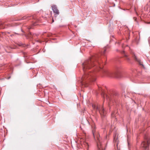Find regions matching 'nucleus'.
Here are the masks:
<instances>
[{
    "mask_svg": "<svg viewBox=\"0 0 150 150\" xmlns=\"http://www.w3.org/2000/svg\"><path fill=\"white\" fill-rule=\"evenodd\" d=\"M85 143V144H86V146H88V144L87 143Z\"/></svg>",
    "mask_w": 150,
    "mask_h": 150,
    "instance_id": "12",
    "label": "nucleus"
},
{
    "mask_svg": "<svg viewBox=\"0 0 150 150\" xmlns=\"http://www.w3.org/2000/svg\"><path fill=\"white\" fill-rule=\"evenodd\" d=\"M98 142L97 143V150H105V149H104L105 147V145H103L102 144L98 139Z\"/></svg>",
    "mask_w": 150,
    "mask_h": 150,
    "instance_id": "3",
    "label": "nucleus"
},
{
    "mask_svg": "<svg viewBox=\"0 0 150 150\" xmlns=\"http://www.w3.org/2000/svg\"><path fill=\"white\" fill-rule=\"evenodd\" d=\"M113 113L112 114V116H113Z\"/></svg>",
    "mask_w": 150,
    "mask_h": 150,
    "instance_id": "14",
    "label": "nucleus"
},
{
    "mask_svg": "<svg viewBox=\"0 0 150 150\" xmlns=\"http://www.w3.org/2000/svg\"><path fill=\"white\" fill-rule=\"evenodd\" d=\"M107 99H109V100H111L113 98V96L112 95H110V97L109 96H107Z\"/></svg>",
    "mask_w": 150,
    "mask_h": 150,
    "instance_id": "7",
    "label": "nucleus"
},
{
    "mask_svg": "<svg viewBox=\"0 0 150 150\" xmlns=\"http://www.w3.org/2000/svg\"><path fill=\"white\" fill-rule=\"evenodd\" d=\"M128 59V60H129V58H128V59Z\"/></svg>",
    "mask_w": 150,
    "mask_h": 150,
    "instance_id": "13",
    "label": "nucleus"
},
{
    "mask_svg": "<svg viewBox=\"0 0 150 150\" xmlns=\"http://www.w3.org/2000/svg\"><path fill=\"white\" fill-rule=\"evenodd\" d=\"M37 41H38V42H40L39 41H38V40H37Z\"/></svg>",
    "mask_w": 150,
    "mask_h": 150,
    "instance_id": "19",
    "label": "nucleus"
},
{
    "mask_svg": "<svg viewBox=\"0 0 150 150\" xmlns=\"http://www.w3.org/2000/svg\"><path fill=\"white\" fill-rule=\"evenodd\" d=\"M52 22H54V20L53 19L52 20Z\"/></svg>",
    "mask_w": 150,
    "mask_h": 150,
    "instance_id": "18",
    "label": "nucleus"
},
{
    "mask_svg": "<svg viewBox=\"0 0 150 150\" xmlns=\"http://www.w3.org/2000/svg\"><path fill=\"white\" fill-rule=\"evenodd\" d=\"M141 67H142L144 69L145 68V67H144V65L142 64H141Z\"/></svg>",
    "mask_w": 150,
    "mask_h": 150,
    "instance_id": "11",
    "label": "nucleus"
},
{
    "mask_svg": "<svg viewBox=\"0 0 150 150\" xmlns=\"http://www.w3.org/2000/svg\"><path fill=\"white\" fill-rule=\"evenodd\" d=\"M116 72L117 73H119L120 72V70L119 69H117L116 70Z\"/></svg>",
    "mask_w": 150,
    "mask_h": 150,
    "instance_id": "10",
    "label": "nucleus"
},
{
    "mask_svg": "<svg viewBox=\"0 0 150 150\" xmlns=\"http://www.w3.org/2000/svg\"><path fill=\"white\" fill-rule=\"evenodd\" d=\"M109 51L107 47L104 48L103 51L101 53L95 55L90 59L86 60L82 64L83 70L84 74L81 78L82 85H87L89 81H94L96 80V74L100 69L102 70L103 76H111L112 73L106 69H102L101 63V56H105L106 52Z\"/></svg>",
    "mask_w": 150,
    "mask_h": 150,
    "instance_id": "1",
    "label": "nucleus"
},
{
    "mask_svg": "<svg viewBox=\"0 0 150 150\" xmlns=\"http://www.w3.org/2000/svg\"><path fill=\"white\" fill-rule=\"evenodd\" d=\"M4 23L0 22V29L4 28V27L2 26L4 25Z\"/></svg>",
    "mask_w": 150,
    "mask_h": 150,
    "instance_id": "8",
    "label": "nucleus"
},
{
    "mask_svg": "<svg viewBox=\"0 0 150 150\" xmlns=\"http://www.w3.org/2000/svg\"><path fill=\"white\" fill-rule=\"evenodd\" d=\"M129 140H128V144H129Z\"/></svg>",
    "mask_w": 150,
    "mask_h": 150,
    "instance_id": "16",
    "label": "nucleus"
},
{
    "mask_svg": "<svg viewBox=\"0 0 150 150\" xmlns=\"http://www.w3.org/2000/svg\"><path fill=\"white\" fill-rule=\"evenodd\" d=\"M35 25V23L33 24V25Z\"/></svg>",
    "mask_w": 150,
    "mask_h": 150,
    "instance_id": "15",
    "label": "nucleus"
},
{
    "mask_svg": "<svg viewBox=\"0 0 150 150\" xmlns=\"http://www.w3.org/2000/svg\"><path fill=\"white\" fill-rule=\"evenodd\" d=\"M117 94H116V93H115V95H117Z\"/></svg>",
    "mask_w": 150,
    "mask_h": 150,
    "instance_id": "17",
    "label": "nucleus"
},
{
    "mask_svg": "<svg viewBox=\"0 0 150 150\" xmlns=\"http://www.w3.org/2000/svg\"><path fill=\"white\" fill-rule=\"evenodd\" d=\"M133 19H134V21H137V18L136 17H134L133 18Z\"/></svg>",
    "mask_w": 150,
    "mask_h": 150,
    "instance_id": "9",
    "label": "nucleus"
},
{
    "mask_svg": "<svg viewBox=\"0 0 150 150\" xmlns=\"http://www.w3.org/2000/svg\"><path fill=\"white\" fill-rule=\"evenodd\" d=\"M31 18H33L34 19H36L35 16L33 15V16H25L24 17H23L22 18V19L23 20V19H25L27 20H28L30 19H31Z\"/></svg>",
    "mask_w": 150,
    "mask_h": 150,
    "instance_id": "6",
    "label": "nucleus"
},
{
    "mask_svg": "<svg viewBox=\"0 0 150 150\" xmlns=\"http://www.w3.org/2000/svg\"><path fill=\"white\" fill-rule=\"evenodd\" d=\"M131 54L132 55V57L134 59V61L138 62L139 65H141V62H140V59L138 57V56L137 54H135L133 52H132Z\"/></svg>",
    "mask_w": 150,
    "mask_h": 150,
    "instance_id": "4",
    "label": "nucleus"
},
{
    "mask_svg": "<svg viewBox=\"0 0 150 150\" xmlns=\"http://www.w3.org/2000/svg\"><path fill=\"white\" fill-rule=\"evenodd\" d=\"M92 107L93 108L96 109L98 111L102 116H105V115L106 114V112L102 107H101L100 106L98 105L96 106L93 105Z\"/></svg>",
    "mask_w": 150,
    "mask_h": 150,
    "instance_id": "2",
    "label": "nucleus"
},
{
    "mask_svg": "<svg viewBox=\"0 0 150 150\" xmlns=\"http://www.w3.org/2000/svg\"><path fill=\"white\" fill-rule=\"evenodd\" d=\"M52 9L54 13H55L54 14L55 17H56L57 15L59 14V12L56 6L55 5H53L52 6Z\"/></svg>",
    "mask_w": 150,
    "mask_h": 150,
    "instance_id": "5",
    "label": "nucleus"
}]
</instances>
